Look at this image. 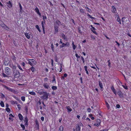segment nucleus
<instances>
[{
  "label": "nucleus",
  "mask_w": 131,
  "mask_h": 131,
  "mask_svg": "<svg viewBox=\"0 0 131 131\" xmlns=\"http://www.w3.org/2000/svg\"><path fill=\"white\" fill-rule=\"evenodd\" d=\"M81 59L82 60V61H83V63H84V58H83V57L82 56H81Z\"/></svg>",
  "instance_id": "obj_57"
},
{
  "label": "nucleus",
  "mask_w": 131,
  "mask_h": 131,
  "mask_svg": "<svg viewBox=\"0 0 131 131\" xmlns=\"http://www.w3.org/2000/svg\"><path fill=\"white\" fill-rule=\"evenodd\" d=\"M21 100L23 101H24L25 100V96H22L21 97Z\"/></svg>",
  "instance_id": "obj_42"
},
{
  "label": "nucleus",
  "mask_w": 131,
  "mask_h": 131,
  "mask_svg": "<svg viewBox=\"0 0 131 131\" xmlns=\"http://www.w3.org/2000/svg\"><path fill=\"white\" fill-rule=\"evenodd\" d=\"M1 98L2 99L5 97V95L3 93H1Z\"/></svg>",
  "instance_id": "obj_53"
},
{
  "label": "nucleus",
  "mask_w": 131,
  "mask_h": 131,
  "mask_svg": "<svg viewBox=\"0 0 131 131\" xmlns=\"http://www.w3.org/2000/svg\"><path fill=\"white\" fill-rule=\"evenodd\" d=\"M5 26V28H4V29L7 30H9V28L6 25V26Z\"/></svg>",
  "instance_id": "obj_52"
},
{
  "label": "nucleus",
  "mask_w": 131,
  "mask_h": 131,
  "mask_svg": "<svg viewBox=\"0 0 131 131\" xmlns=\"http://www.w3.org/2000/svg\"><path fill=\"white\" fill-rule=\"evenodd\" d=\"M25 35L26 36V37L28 39H29L30 38V34H28V33H25Z\"/></svg>",
  "instance_id": "obj_20"
},
{
  "label": "nucleus",
  "mask_w": 131,
  "mask_h": 131,
  "mask_svg": "<svg viewBox=\"0 0 131 131\" xmlns=\"http://www.w3.org/2000/svg\"><path fill=\"white\" fill-rule=\"evenodd\" d=\"M42 17H43V21H44V24H45V19H47V17L46 16H42Z\"/></svg>",
  "instance_id": "obj_30"
},
{
  "label": "nucleus",
  "mask_w": 131,
  "mask_h": 131,
  "mask_svg": "<svg viewBox=\"0 0 131 131\" xmlns=\"http://www.w3.org/2000/svg\"><path fill=\"white\" fill-rule=\"evenodd\" d=\"M31 69L32 72H33L35 71V68L33 67H32L30 69Z\"/></svg>",
  "instance_id": "obj_44"
},
{
  "label": "nucleus",
  "mask_w": 131,
  "mask_h": 131,
  "mask_svg": "<svg viewBox=\"0 0 131 131\" xmlns=\"http://www.w3.org/2000/svg\"><path fill=\"white\" fill-rule=\"evenodd\" d=\"M13 74L15 77L17 78L19 77L20 73L17 70H13Z\"/></svg>",
  "instance_id": "obj_2"
},
{
  "label": "nucleus",
  "mask_w": 131,
  "mask_h": 131,
  "mask_svg": "<svg viewBox=\"0 0 131 131\" xmlns=\"http://www.w3.org/2000/svg\"><path fill=\"white\" fill-rule=\"evenodd\" d=\"M106 107L108 108V109L109 108L110 106L108 103L107 102H106Z\"/></svg>",
  "instance_id": "obj_46"
},
{
  "label": "nucleus",
  "mask_w": 131,
  "mask_h": 131,
  "mask_svg": "<svg viewBox=\"0 0 131 131\" xmlns=\"http://www.w3.org/2000/svg\"><path fill=\"white\" fill-rule=\"evenodd\" d=\"M56 24H57L58 25H62V24L61 23L59 20H58L56 21L55 22Z\"/></svg>",
  "instance_id": "obj_19"
},
{
  "label": "nucleus",
  "mask_w": 131,
  "mask_h": 131,
  "mask_svg": "<svg viewBox=\"0 0 131 131\" xmlns=\"http://www.w3.org/2000/svg\"><path fill=\"white\" fill-rule=\"evenodd\" d=\"M36 63L35 60L33 59H29L28 60V63L31 66H33V64H35Z\"/></svg>",
  "instance_id": "obj_3"
},
{
  "label": "nucleus",
  "mask_w": 131,
  "mask_h": 131,
  "mask_svg": "<svg viewBox=\"0 0 131 131\" xmlns=\"http://www.w3.org/2000/svg\"><path fill=\"white\" fill-rule=\"evenodd\" d=\"M80 127L79 124L77 125L76 127V131H80Z\"/></svg>",
  "instance_id": "obj_16"
},
{
  "label": "nucleus",
  "mask_w": 131,
  "mask_h": 131,
  "mask_svg": "<svg viewBox=\"0 0 131 131\" xmlns=\"http://www.w3.org/2000/svg\"><path fill=\"white\" fill-rule=\"evenodd\" d=\"M18 116L19 117V119L20 120L22 121L23 120V116L21 114L19 113L18 114Z\"/></svg>",
  "instance_id": "obj_17"
},
{
  "label": "nucleus",
  "mask_w": 131,
  "mask_h": 131,
  "mask_svg": "<svg viewBox=\"0 0 131 131\" xmlns=\"http://www.w3.org/2000/svg\"><path fill=\"white\" fill-rule=\"evenodd\" d=\"M18 108L19 109V110L21 109V105L20 104H18L17 105Z\"/></svg>",
  "instance_id": "obj_48"
},
{
  "label": "nucleus",
  "mask_w": 131,
  "mask_h": 131,
  "mask_svg": "<svg viewBox=\"0 0 131 131\" xmlns=\"http://www.w3.org/2000/svg\"><path fill=\"white\" fill-rule=\"evenodd\" d=\"M9 62V60H6V59H5L4 62V64L5 66H7L8 65Z\"/></svg>",
  "instance_id": "obj_13"
},
{
  "label": "nucleus",
  "mask_w": 131,
  "mask_h": 131,
  "mask_svg": "<svg viewBox=\"0 0 131 131\" xmlns=\"http://www.w3.org/2000/svg\"><path fill=\"white\" fill-rule=\"evenodd\" d=\"M111 89L112 90V91L116 95V91L115 89L113 87V86H112V87H111Z\"/></svg>",
  "instance_id": "obj_15"
},
{
  "label": "nucleus",
  "mask_w": 131,
  "mask_h": 131,
  "mask_svg": "<svg viewBox=\"0 0 131 131\" xmlns=\"http://www.w3.org/2000/svg\"><path fill=\"white\" fill-rule=\"evenodd\" d=\"M29 94H30L35 95H36V93L34 92H29Z\"/></svg>",
  "instance_id": "obj_28"
},
{
  "label": "nucleus",
  "mask_w": 131,
  "mask_h": 131,
  "mask_svg": "<svg viewBox=\"0 0 131 131\" xmlns=\"http://www.w3.org/2000/svg\"><path fill=\"white\" fill-rule=\"evenodd\" d=\"M20 126L21 127L23 128V130H24L25 129V127L24 125L22 124L20 125Z\"/></svg>",
  "instance_id": "obj_35"
},
{
  "label": "nucleus",
  "mask_w": 131,
  "mask_h": 131,
  "mask_svg": "<svg viewBox=\"0 0 131 131\" xmlns=\"http://www.w3.org/2000/svg\"><path fill=\"white\" fill-rule=\"evenodd\" d=\"M11 103L13 104H18V103L17 102H15L13 101H11Z\"/></svg>",
  "instance_id": "obj_36"
},
{
  "label": "nucleus",
  "mask_w": 131,
  "mask_h": 131,
  "mask_svg": "<svg viewBox=\"0 0 131 131\" xmlns=\"http://www.w3.org/2000/svg\"><path fill=\"white\" fill-rule=\"evenodd\" d=\"M66 108L67 109L68 112H71L72 110V109L70 108V107L69 106H66Z\"/></svg>",
  "instance_id": "obj_18"
},
{
  "label": "nucleus",
  "mask_w": 131,
  "mask_h": 131,
  "mask_svg": "<svg viewBox=\"0 0 131 131\" xmlns=\"http://www.w3.org/2000/svg\"><path fill=\"white\" fill-rule=\"evenodd\" d=\"M122 86L123 87V88H124L126 90L128 89L127 86L126 85H122Z\"/></svg>",
  "instance_id": "obj_40"
},
{
  "label": "nucleus",
  "mask_w": 131,
  "mask_h": 131,
  "mask_svg": "<svg viewBox=\"0 0 131 131\" xmlns=\"http://www.w3.org/2000/svg\"><path fill=\"white\" fill-rule=\"evenodd\" d=\"M19 5L20 7V12L21 13H22L23 10H22V7L21 4L20 3H19Z\"/></svg>",
  "instance_id": "obj_21"
},
{
  "label": "nucleus",
  "mask_w": 131,
  "mask_h": 131,
  "mask_svg": "<svg viewBox=\"0 0 131 131\" xmlns=\"http://www.w3.org/2000/svg\"><path fill=\"white\" fill-rule=\"evenodd\" d=\"M4 88L7 89L8 90H9L10 88H9L6 85H4Z\"/></svg>",
  "instance_id": "obj_41"
},
{
  "label": "nucleus",
  "mask_w": 131,
  "mask_h": 131,
  "mask_svg": "<svg viewBox=\"0 0 131 131\" xmlns=\"http://www.w3.org/2000/svg\"><path fill=\"white\" fill-rule=\"evenodd\" d=\"M41 104V102H40V100L38 101V102H37V105H40Z\"/></svg>",
  "instance_id": "obj_54"
},
{
  "label": "nucleus",
  "mask_w": 131,
  "mask_h": 131,
  "mask_svg": "<svg viewBox=\"0 0 131 131\" xmlns=\"http://www.w3.org/2000/svg\"><path fill=\"white\" fill-rule=\"evenodd\" d=\"M35 10L36 12L38 14L39 16H41V13L39 12V10L38 8L36 7L35 9Z\"/></svg>",
  "instance_id": "obj_6"
},
{
  "label": "nucleus",
  "mask_w": 131,
  "mask_h": 131,
  "mask_svg": "<svg viewBox=\"0 0 131 131\" xmlns=\"http://www.w3.org/2000/svg\"><path fill=\"white\" fill-rule=\"evenodd\" d=\"M28 106H27V105L25 106V110L27 113L28 112Z\"/></svg>",
  "instance_id": "obj_34"
},
{
  "label": "nucleus",
  "mask_w": 131,
  "mask_h": 131,
  "mask_svg": "<svg viewBox=\"0 0 131 131\" xmlns=\"http://www.w3.org/2000/svg\"><path fill=\"white\" fill-rule=\"evenodd\" d=\"M6 110L8 112H10V109L9 108H6Z\"/></svg>",
  "instance_id": "obj_37"
},
{
  "label": "nucleus",
  "mask_w": 131,
  "mask_h": 131,
  "mask_svg": "<svg viewBox=\"0 0 131 131\" xmlns=\"http://www.w3.org/2000/svg\"><path fill=\"white\" fill-rule=\"evenodd\" d=\"M91 38L92 39H93L94 40L95 39V37L94 36H93L92 35H91Z\"/></svg>",
  "instance_id": "obj_63"
},
{
  "label": "nucleus",
  "mask_w": 131,
  "mask_h": 131,
  "mask_svg": "<svg viewBox=\"0 0 131 131\" xmlns=\"http://www.w3.org/2000/svg\"><path fill=\"white\" fill-rule=\"evenodd\" d=\"M43 86L46 89H48L50 88L49 85L47 83H44L43 84Z\"/></svg>",
  "instance_id": "obj_9"
},
{
  "label": "nucleus",
  "mask_w": 131,
  "mask_h": 131,
  "mask_svg": "<svg viewBox=\"0 0 131 131\" xmlns=\"http://www.w3.org/2000/svg\"><path fill=\"white\" fill-rule=\"evenodd\" d=\"M44 21H42L41 22V23L42 25V28H44Z\"/></svg>",
  "instance_id": "obj_45"
},
{
  "label": "nucleus",
  "mask_w": 131,
  "mask_h": 131,
  "mask_svg": "<svg viewBox=\"0 0 131 131\" xmlns=\"http://www.w3.org/2000/svg\"><path fill=\"white\" fill-rule=\"evenodd\" d=\"M2 75H3V76L4 77H8V76L7 75H6V74H5L4 73H3Z\"/></svg>",
  "instance_id": "obj_60"
},
{
  "label": "nucleus",
  "mask_w": 131,
  "mask_h": 131,
  "mask_svg": "<svg viewBox=\"0 0 131 131\" xmlns=\"http://www.w3.org/2000/svg\"><path fill=\"white\" fill-rule=\"evenodd\" d=\"M101 123V121L100 119H98L96 120V123L94 124V125L98 127L99 126Z\"/></svg>",
  "instance_id": "obj_4"
},
{
  "label": "nucleus",
  "mask_w": 131,
  "mask_h": 131,
  "mask_svg": "<svg viewBox=\"0 0 131 131\" xmlns=\"http://www.w3.org/2000/svg\"><path fill=\"white\" fill-rule=\"evenodd\" d=\"M107 62L108 63V66L109 67H110V65H111V62L110 61V60H109Z\"/></svg>",
  "instance_id": "obj_58"
},
{
  "label": "nucleus",
  "mask_w": 131,
  "mask_h": 131,
  "mask_svg": "<svg viewBox=\"0 0 131 131\" xmlns=\"http://www.w3.org/2000/svg\"><path fill=\"white\" fill-rule=\"evenodd\" d=\"M54 59L55 61L57 62H58V57L57 56H56L54 57Z\"/></svg>",
  "instance_id": "obj_43"
},
{
  "label": "nucleus",
  "mask_w": 131,
  "mask_h": 131,
  "mask_svg": "<svg viewBox=\"0 0 131 131\" xmlns=\"http://www.w3.org/2000/svg\"><path fill=\"white\" fill-rule=\"evenodd\" d=\"M54 34H56L58 32V27L57 25H55L54 26Z\"/></svg>",
  "instance_id": "obj_5"
},
{
  "label": "nucleus",
  "mask_w": 131,
  "mask_h": 131,
  "mask_svg": "<svg viewBox=\"0 0 131 131\" xmlns=\"http://www.w3.org/2000/svg\"><path fill=\"white\" fill-rule=\"evenodd\" d=\"M63 127L61 126L60 127L59 129V131H63Z\"/></svg>",
  "instance_id": "obj_26"
},
{
  "label": "nucleus",
  "mask_w": 131,
  "mask_h": 131,
  "mask_svg": "<svg viewBox=\"0 0 131 131\" xmlns=\"http://www.w3.org/2000/svg\"><path fill=\"white\" fill-rule=\"evenodd\" d=\"M9 91H10L13 93H15V90L14 89H12L10 88Z\"/></svg>",
  "instance_id": "obj_24"
},
{
  "label": "nucleus",
  "mask_w": 131,
  "mask_h": 131,
  "mask_svg": "<svg viewBox=\"0 0 131 131\" xmlns=\"http://www.w3.org/2000/svg\"><path fill=\"white\" fill-rule=\"evenodd\" d=\"M44 91H41L38 92V93L40 95H42L43 94L44 92Z\"/></svg>",
  "instance_id": "obj_51"
},
{
  "label": "nucleus",
  "mask_w": 131,
  "mask_h": 131,
  "mask_svg": "<svg viewBox=\"0 0 131 131\" xmlns=\"http://www.w3.org/2000/svg\"><path fill=\"white\" fill-rule=\"evenodd\" d=\"M24 121L25 122V125L27 126L28 125V119L27 118V116H26L25 118Z\"/></svg>",
  "instance_id": "obj_11"
},
{
  "label": "nucleus",
  "mask_w": 131,
  "mask_h": 131,
  "mask_svg": "<svg viewBox=\"0 0 131 131\" xmlns=\"http://www.w3.org/2000/svg\"><path fill=\"white\" fill-rule=\"evenodd\" d=\"M84 68L85 69V70L86 71V73L88 75L89 73V72L87 70V67L86 66H85L84 67Z\"/></svg>",
  "instance_id": "obj_25"
},
{
  "label": "nucleus",
  "mask_w": 131,
  "mask_h": 131,
  "mask_svg": "<svg viewBox=\"0 0 131 131\" xmlns=\"http://www.w3.org/2000/svg\"><path fill=\"white\" fill-rule=\"evenodd\" d=\"M10 69L8 67H6L5 68V70L6 73L7 74H8L9 73V71Z\"/></svg>",
  "instance_id": "obj_10"
},
{
  "label": "nucleus",
  "mask_w": 131,
  "mask_h": 131,
  "mask_svg": "<svg viewBox=\"0 0 131 131\" xmlns=\"http://www.w3.org/2000/svg\"><path fill=\"white\" fill-rule=\"evenodd\" d=\"M99 86L100 88H103V84L102 83L101 81H99Z\"/></svg>",
  "instance_id": "obj_22"
},
{
  "label": "nucleus",
  "mask_w": 131,
  "mask_h": 131,
  "mask_svg": "<svg viewBox=\"0 0 131 131\" xmlns=\"http://www.w3.org/2000/svg\"><path fill=\"white\" fill-rule=\"evenodd\" d=\"M80 11L82 13H84V10L82 9H80Z\"/></svg>",
  "instance_id": "obj_62"
},
{
  "label": "nucleus",
  "mask_w": 131,
  "mask_h": 131,
  "mask_svg": "<svg viewBox=\"0 0 131 131\" xmlns=\"http://www.w3.org/2000/svg\"><path fill=\"white\" fill-rule=\"evenodd\" d=\"M43 95V96H41V98L47 100L48 98V97L49 96V93H47L46 92H44Z\"/></svg>",
  "instance_id": "obj_1"
},
{
  "label": "nucleus",
  "mask_w": 131,
  "mask_h": 131,
  "mask_svg": "<svg viewBox=\"0 0 131 131\" xmlns=\"http://www.w3.org/2000/svg\"><path fill=\"white\" fill-rule=\"evenodd\" d=\"M53 80H52V82L53 83H56L55 77L54 76H53Z\"/></svg>",
  "instance_id": "obj_33"
},
{
  "label": "nucleus",
  "mask_w": 131,
  "mask_h": 131,
  "mask_svg": "<svg viewBox=\"0 0 131 131\" xmlns=\"http://www.w3.org/2000/svg\"><path fill=\"white\" fill-rule=\"evenodd\" d=\"M62 44V45H60V49H61V48H62L63 47H66L65 43H63Z\"/></svg>",
  "instance_id": "obj_23"
},
{
  "label": "nucleus",
  "mask_w": 131,
  "mask_h": 131,
  "mask_svg": "<svg viewBox=\"0 0 131 131\" xmlns=\"http://www.w3.org/2000/svg\"><path fill=\"white\" fill-rule=\"evenodd\" d=\"M116 8L114 6H112V12L114 13H116Z\"/></svg>",
  "instance_id": "obj_12"
},
{
  "label": "nucleus",
  "mask_w": 131,
  "mask_h": 131,
  "mask_svg": "<svg viewBox=\"0 0 131 131\" xmlns=\"http://www.w3.org/2000/svg\"><path fill=\"white\" fill-rule=\"evenodd\" d=\"M116 107L118 108H119L121 107V106L119 104H117L116 105Z\"/></svg>",
  "instance_id": "obj_56"
},
{
  "label": "nucleus",
  "mask_w": 131,
  "mask_h": 131,
  "mask_svg": "<svg viewBox=\"0 0 131 131\" xmlns=\"http://www.w3.org/2000/svg\"><path fill=\"white\" fill-rule=\"evenodd\" d=\"M0 105L2 107H3L4 106V102L2 101H1L0 103Z\"/></svg>",
  "instance_id": "obj_31"
},
{
  "label": "nucleus",
  "mask_w": 131,
  "mask_h": 131,
  "mask_svg": "<svg viewBox=\"0 0 131 131\" xmlns=\"http://www.w3.org/2000/svg\"><path fill=\"white\" fill-rule=\"evenodd\" d=\"M115 42L117 43V45L118 46V47H119L120 46V44L117 41H115Z\"/></svg>",
  "instance_id": "obj_59"
},
{
  "label": "nucleus",
  "mask_w": 131,
  "mask_h": 131,
  "mask_svg": "<svg viewBox=\"0 0 131 131\" xmlns=\"http://www.w3.org/2000/svg\"><path fill=\"white\" fill-rule=\"evenodd\" d=\"M6 25L1 20H0V26H1L4 28H5Z\"/></svg>",
  "instance_id": "obj_7"
},
{
  "label": "nucleus",
  "mask_w": 131,
  "mask_h": 131,
  "mask_svg": "<svg viewBox=\"0 0 131 131\" xmlns=\"http://www.w3.org/2000/svg\"><path fill=\"white\" fill-rule=\"evenodd\" d=\"M16 67L15 65H13V69H16Z\"/></svg>",
  "instance_id": "obj_55"
},
{
  "label": "nucleus",
  "mask_w": 131,
  "mask_h": 131,
  "mask_svg": "<svg viewBox=\"0 0 131 131\" xmlns=\"http://www.w3.org/2000/svg\"><path fill=\"white\" fill-rule=\"evenodd\" d=\"M17 66L18 67L19 69L20 70L22 71H23V70L22 68L20 66L19 64H18V63H17Z\"/></svg>",
  "instance_id": "obj_29"
},
{
  "label": "nucleus",
  "mask_w": 131,
  "mask_h": 131,
  "mask_svg": "<svg viewBox=\"0 0 131 131\" xmlns=\"http://www.w3.org/2000/svg\"><path fill=\"white\" fill-rule=\"evenodd\" d=\"M35 27L37 28V29L38 30V31L39 32H41V30L40 29L39 26L38 25H36L35 26Z\"/></svg>",
  "instance_id": "obj_27"
},
{
  "label": "nucleus",
  "mask_w": 131,
  "mask_h": 131,
  "mask_svg": "<svg viewBox=\"0 0 131 131\" xmlns=\"http://www.w3.org/2000/svg\"><path fill=\"white\" fill-rule=\"evenodd\" d=\"M118 95L121 98L123 97V94L122 93V92L119 90L117 92Z\"/></svg>",
  "instance_id": "obj_8"
},
{
  "label": "nucleus",
  "mask_w": 131,
  "mask_h": 131,
  "mask_svg": "<svg viewBox=\"0 0 131 131\" xmlns=\"http://www.w3.org/2000/svg\"><path fill=\"white\" fill-rule=\"evenodd\" d=\"M70 44L68 42H67L65 43V46H67L68 47H69L70 46Z\"/></svg>",
  "instance_id": "obj_38"
},
{
  "label": "nucleus",
  "mask_w": 131,
  "mask_h": 131,
  "mask_svg": "<svg viewBox=\"0 0 131 131\" xmlns=\"http://www.w3.org/2000/svg\"><path fill=\"white\" fill-rule=\"evenodd\" d=\"M54 46L52 43V44L51 45V48L52 49V50L54 51V49L53 48Z\"/></svg>",
  "instance_id": "obj_47"
},
{
  "label": "nucleus",
  "mask_w": 131,
  "mask_h": 131,
  "mask_svg": "<svg viewBox=\"0 0 131 131\" xmlns=\"http://www.w3.org/2000/svg\"><path fill=\"white\" fill-rule=\"evenodd\" d=\"M117 21L119 22V23L120 24H121V20H120V19L119 18H118L117 19Z\"/></svg>",
  "instance_id": "obj_49"
},
{
  "label": "nucleus",
  "mask_w": 131,
  "mask_h": 131,
  "mask_svg": "<svg viewBox=\"0 0 131 131\" xmlns=\"http://www.w3.org/2000/svg\"><path fill=\"white\" fill-rule=\"evenodd\" d=\"M75 56L77 58V59H78L80 58V56L78 55V54L77 53H76L75 54Z\"/></svg>",
  "instance_id": "obj_50"
},
{
  "label": "nucleus",
  "mask_w": 131,
  "mask_h": 131,
  "mask_svg": "<svg viewBox=\"0 0 131 131\" xmlns=\"http://www.w3.org/2000/svg\"><path fill=\"white\" fill-rule=\"evenodd\" d=\"M7 4H8V5H7V6L9 8H10L12 7V4L10 1H8V3H7Z\"/></svg>",
  "instance_id": "obj_14"
},
{
  "label": "nucleus",
  "mask_w": 131,
  "mask_h": 131,
  "mask_svg": "<svg viewBox=\"0 0 131 131\" xmlns=\"http://www.w3.org/2000/svg\"><path fill=\"white\" fill-rule=\"evenodd\" d=\"M108 129H103L102 130H101L100 131H108Z\"/></svg>",
  "instance_id": "obj_64"
},
{
  "label": "nucleus",
  "mask_w": 131,
  "mask_h": 131,
  "mask_svg": "<svg viewBox=\"0 0 131 131\" xmlns=\"http://www.w3.org/2000/svg\"><path fill=\"white\" fill-rule=\"evenodd\" d=\"M52 89L53 90H54L57 89V87L55 86H53L52 87Z\"/></svg>",
  "instance_id": "obj_32"
},
{
  "label": "nucleus",
  "mask_w": 131,
  "mask_h": 131,
  "mask_svg": "<svg viewBox=\"0 0 131 131\" xmlns=\"http://www.w3.org/2000/svg\"><path fill=\"white\" fill-rule=\"evenodd\" d=\"M62 36L63 38L64 39H66V36L63 34L62 33Z\"/></svg>",
  "instance_id": "obj_39"
},
{
  "label": "nucleus",
  "mask_w": 131,
  "mask_h": 131,
  "mask_svg": "<svg viewBox=\"0 0 131 131\" xmlns=\"http://www.w3.org/2000/svg\"><path fill=\"white\" fill-rule=\"evenodd\" d=\"M18 101H19L20 100L17 97H16L15 96H14V97Z\"/></svg>",
  "instance_id": "obj_61"
}]
</instances>
